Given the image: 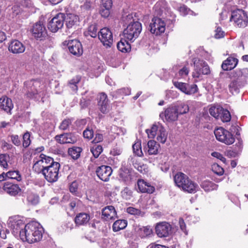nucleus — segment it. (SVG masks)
I'll return each instance as SVG.
<instances>
[{"mask_svg":"<svg viewBox=\"0 0 248 248\" xmlns=\"http://www.w3.org/2000/svg\"><path fill=\"white\" fill-rule=\"evenodd\" d=\"M44 232L43 228L38 222H29L20 232V238L30 244L38 242L42 239Z\"/></svg>","mask_w":248,"mask_h":248,"instance_id":"nucleus-1","label":"nucleus"},{"mask_svg":"<svg viewBox=\"0 0 248 248\" xmlns=\"http://www.w3.org/2000/svg\"><path fill=\"white\" fill-rule=\"evenodd\" d=\"M174 180L176 185L184 191L194 193L198 190V185L182 172L177 173L174 177Z\"/></svg>","mask_w":248,"mask_h":248,"instance_id":"nucleus-2","label":"nucleus"},{"mask_svg":"<svg viewBox=\"0 0 248 248\" xmlns=\"http://www.w3.org/2000/svg\"><path fill=\"white\" fill-rule=\"evenodd\" d=\"M141 30V24L140 22H131L124 30L123 35L126 40L133 42L139 36Z\"/></svg>","mask_w":248,"mask_h":248,"instance_id":"nucleus-3","label":"nucleus"},{"mask_svg":"<svg viewBox=\"0 0 248 248\" xmlns=\"http://www.w3.org/2000/svg\"><path fill=\"white\" fill-rule=\"evenodd\" d=\"M33 170L37 173H43L54 161L53 159L44 154H41L34 159Z\"/></svg>","mask_w":248,"mask_h":248,"instance_id":"nucleus-4","label":"nucleus"},{"mask_svg":"<svg viewBox=\"0 0 248 248\" xmlns=\"http://www.w3.org/2000/svg\"><path fill=\"white\" fill-rule=\"evenodd\" d=\"M60 164L58 162L53 161L42 173L46 179L50 183L56 182L59 178Z\"/></svg>","mask_w":248,"mask_h":248,"instance_id":"nucleus-5","label":"nucleus"},{"mask_svg":"<svg viewBox=\"0 0 248 248\" xmlns=\"http://www.w3.org/2000/svg\"><path fill=\"white\" fill-rule=\"evenodd\" d=\"M230 21H233L235 25L239 28H244L248 23L247 14L242 9H237L232 12Z\"/></svg>","mask_w":248,"mask_h":248,"instance_id":"nucleus-6","label":"nucleus"},{"mask_svg":"<svg viewBox=\"0 0 248 248\" xmlns=\"http://www.w3.org/2000/svg\"><path fill=\"white\" fill-rule=\"evenodd\" d=\"M25 90L26 91V95L28 98H35L36 95L41 93L39 89L41 85V83L38 80H31L25 82Z\"/></svg>","mask_w":248,"mask_h":248,"instance_id":"nucleus-7","label":"nucleus"},{"mask_svg":"<svg viewBox=\"0 0 248 248\" xmlns=\"http://www.w3.org/2000/svg\"><path fill=\"white\" fill-rule=\"evenodd\" d=\"M8 225L13 230L15 235L19 234L20 236V232L24 230L26 225L24 218L18 215L11 217L8 219Z\"/></svg>","mask_w":248,"mask_h":248,"instance_id":"nucleus-8","label":"nucleus"},{"mask_svg":"<svg viewBox=\"0 0 248 248\" xmlns=\"http://www.w3.org/2000/svg\"><path fill=\"white\" fill-rule=\"evenodd\" d=\"M214 134L217 140L227 145H231L234 142V138L232 133L222 127L215 129Z\"/></svg>","mask_w":248,"mask_h":248,"instance_id":"nucleus-9","label":"nucleus"},{"mask_svg":"<svg viewBox=\"0 0 248 248\" xmlns=\"http://www.w3.org/2000/svg\"><path fill=\"white\" fill-rule=\"evenodd\" d=\"M193 63L195 67L192 73L193 78H199L202 75H208L210 73L209 67L204 61L195 58L193 59Z\"/></svg>","mask_w":248,"mask_h":248,"instance_id":"nucleus-10","label":"nucleus"},{"mask_svg":"<svg viewBox=\"0 0 248 248\" xmlns=\"http://www.w3.org/2000/svg\"><path fill=\"white\" fill-rule=\"evenodd\" d=\"M166 23L162 18L154 17L149 25L150 32L155 35H160L164 33L166 29Z\"/></svg>","mask_w":248,"mask_h":248,"instance_id":"nucleus-11","label":"nucleus"},{"mask_svg":"<svg viewBox=\"0 0 248 248\" xmlns=\"http://www.w3.org/2000/svg\"><path fill=\"white\" fill-rule=\"evenodd\" d=\"M65 15L63 13H59L54 17L48 23L47 27L51 31L55 32L63 26Z\"/></svg>","mask_w":248,"mask_h":248,"instance_id":"nucleus-12","label":"nucleus"},{"mask_svg":"<svg viewBox=\"0 0 248 248\" xmlns=\"http://www.w3.org/2000/svg\"><path fill=\"white\" fill-rule=\"evenodd\" d=\"M173 83L176 88L186 94L191 95L198 91V87L196 84H189L178 81H173Z\"/></svg>","mask_w":248,"mask_h":248,"instance_id":"nucleus-13","label":"nucleus"},{"mask_svg":"<svg viewBox=\"0 0 248 248\" xmlns=\"http://www.w3.org/2000/svg\"><path fill=\"white\" fill-rule=\"evenodd\" d=\"M171 226L166 222H160L156 224L155 232L159 237H166L171 233Z\"/></svg>","mask_w":248,"mask_h":248,"instance_id":"nucleus-14","label":"nucleus"},{"mask_svg":"<svg viewBox=\"0 0 248 248\" xmlns=\"http://www.w3.org/2000/svg\"><path fill=\"white\" fill-rule=\"evenodd\" d=\"M69 52L76 56H80L83 53V48L81 43L78 40H68L67 43Z\"/></svg>","mask_w":248,"mask_h":248,"instance_id":"nucleus-15","label":"nucleus"},{"mask_svg":"<svg viewBox=\"0 0 248 248\" xmlns=\"http://www.w3.org/2000/svg\"><path fill=\"white\" fill-rule=\"evenodd\" d=\"M178 114L176 106H170L165 110L164 113L162 112L159 116L161 118L164 116L166 120L169 122H172L178 119Z\"/></svg>","mask_w":248,"mask_h":248,"instance_id":"nucleus-16","label":"nucleus"},{"mask_svg":"<svg viewBox=\"0 0 248 248\" xmlns=\"http://www.w3.org/2000/svg\"><path fill=\"white\" fill-rule=\"evenodd\" d=\"M33 36L40 40L43 39L46 36L47 32L45 27L40 21L36 23L32 29Z\"/></svg>","mask_w":248,"mask_h":248,"instance_id":"nucleus-17","label":"nucleus"},{"mask_svg":"<svg viewBox=\"0 0 248 248\" xmlns=\"http://www.w3.org/2000/svg\"><path fill=\"white\" fill-rule=\"evenodd\" d=\"M230 76L231 78H236V80L244 84L246 83L247 78L248 77V68L236 69L231 72Z\"/></svg>","mask_w":248,"mask_h":248,"instance_id":"nucleus-18","label":"nucleus"},{"mask_svg":"<svg viewBox=\"0 0 248 248\" xmlns=\"http://www.w3.org/2000/svg\"><path fill=\"white\" fill-rule=\"evenodd\" d=\"M236 56L234 54H231L222 62L221 68L224 71L232 70L236 67L239 61Z\"/></svg>","mask_w":248,"mask_h":248,"instance_id":"nucleus-19","label":"nucleus"},{"mask_svg":"<svg viewBox=\"0 0 248 248\" xmlns=\"http://www.w3.org/2000/svg\"><path fill=\"white\" fill-rule=\"evenodd\" d=\"M55 139L60 144L74 143L77 141V136L71 133L57 135Z\"/></svg>","mask_w":248,"mask_h":248,"instance_id":"nucleus-20","label":"nucleus"},{"mask_svg":"<svg viewBox=\"0 0 248 248\" xmlns=\"http://www.w3.org/2000/svg\"><path fill=\"white\" fill-rule=\"evenodd\" d=\"M137 186L139 191L141 193L151 194L155 190V188L154 186L143 179H140L138 181Z\"/></svg>","mask_w":248,"mask_h":248,"instance_id":"nucleus-21","label":"nucleus"},{"mask_svg":"<svg viewBox=\"0 0 248 248\" xmlns=\"http://www.w3.org/2000/svg\"><path fill=\"white\" fill-rule=\"evenodd\" d=\"M4 191L11 196H16L21 192V188L18 185L6 182L3 186Z\"/></svg>","mask_w":248,"mask_h":248,"instance_id":"nucleus-22","label":"nucleus"},{"mask_svg":"<svg viewBox=\"0 0 248 248\" xmlns=\"http://www.w3.org/2000/svg\"><path fill=\"white\" fill-rule=\"evenodd\" d=\"M98 100L100 111L103 113H107L108 111L107 95L104 93H100L98 95Z\"/></svg>","mask_w":248,"mask_h":248,"instance_id":"nucleus-23","label":"nucleus"},{"mask_svg":"<svg viewBox=\"0 0 248 248\" xmlns=\"http://www.w3.org/2000/svg\"><path fill=\"white\" fill-rule=\"evenodd\" d=\"M64 20L67 28L70 29L77 26L79 22V18L78 16L74 14H67L65 16Z\"/></svg>","mask_w":248,"mask_h":248,"instance_id":"nucleus-24","label":"nucleus"},{"mask_svg":"<svg viewBox=\"0 0 248 248\" xmlns=\"http://www.w3.org/2000/svg\"><path fill=\"white\" fill-rule=\"evenodd\" d=\"M9 50L13 53L18 54L23 53L25 49L24 45L19 41H12L9 46Z\"/></svg>","mask_w":248,"mask_h":248,"instance_id":"nucleus-25","label":"nucleus"},{"mask_svg":"<svg viewBox=\"0 0 248 248\" xmlns=\"http://www.w3.org/2000/svg\"><path fill=\"white\" fill-rule=\"evenodd\" d=\"M13 107V104L10 98L6 96H2L0 98V108L8 113L11 114V111Z\"/></svg>","mask_w":248,"mask_h":248,"instance_id":"nucleus-26","label":"nucleus"},{"mask_svg":"<svg viewBox=\"0 0 248 248\" xmlns=\"http://www.w3.org/2000/svg\"><path fill=\"white\" fill-rule=\"evenodd\" d=\"M108 166L102 165L99 167L96 172L98 177L102 181L107 182L108 180Z\"/></svg>","mask_w":248,"mask_h":248,"instance_id":"nucleus-27","label":"nucleus"},{"mask_svg":"<svg viewBox=\"0 0 248 248\" xmlns=\"http://www.w3.org/2000/svg\"><path fill=\"white\" fill-rule=\"evenodd\" d=\"M108 28L105 27L102 29L99 32H98V38L101 43L107 48L108 47Z\"/></svg>","mask_w":248,"mask_h":248,"instance_id":"nucleus-28","label":"nucleus"},{"mask_svg":"<svg viewBox=\"0 0 248 248\" xmlns=\"http://www.w3.org/2000/svg\"><path fill=\"white\" fill-rule=\"evenodd\" d=\"M26 2L25 0H17L13 5L12 9L15 15H18L22 11L23 8L26 6Z\"/></svg>","mask_w":248,"mask_h":248,"instance_id":"nucleus-29","label":"nucleus"},{"mask_svg":"<svg viewBox=\"0 0 248 248\" xmlns=\"http://www.w3.org/2000/svg\"><path fill=\"white\" fill-rule=\"evenodd\" d=\"M90 220V216L86 213H79L75 218V222L78 225L86 224Z\"/></svg>","mask_w":248,"mask_h":248,"instance_id":"nucleus-30","label":"nucleus"},{"mask_svg":"<svg viewBox=\"0 0 248 248\" xmlns=\"http://www.w3.org/2000/svg\"><path fill=\"white\" fill-rule=\"evenodd\" d=\"M118 49L124 53L129 52L131 50V45L126 40H121L117 43Z\"/></svg>","mask_w":248,"mask_h":248,"instance_id":"nucleus-31","label":"nucleus"},{"mask_svg":"<svg viewBox=\"0 0 248 248\" xmlns=\"http://www.w3.org/2000/svg\"><path fill=\"white\" fill-rule=\"evenodd\" d=\"M148 153L149 155H156L158 153L159 145L154 140H150L148 142Z\"/></svg>","mask_w":248,"mask_h":248,"instance_id":"nucleus-32","label":"nucleus"},{"mask_svg":"<svg viewBox=\"0 0 248 248\" xmlns=\"http://www.w3.org/2000/svg\"><path fill=\"white\" fill-rule=\"evenodd\" d=\"M244 84L237 80H233L231 81L229 85V89L230 92L232 93H238L239 89Z\"/></svg>","mask_w":248,"mask_h":248,"instance_id":"nucleus-33","label":"nucleus"},{"mask_svg":"<svg viewBox=\"0 0 248 248\" xmlns=\"http://www.w3.org/2000/svg\"><path fill=\"white\" fill-rule=\"evenodd\" d=\"M156 135V139L158 141L162 143L166 142L168 134L165 129L161 125L159 126V131Z\"/></svg>","mask_w":248,"mask_h":248,"instance_id":"nucleus-34","label":"nucleus"},{"mask_svg":"<svg viewBox=\"0 0 248 248\" xmlns=\"http://www.w3.org/2000/svg\"><path fill=\"white\" fill-rule=\"evenodd\" d=\"M201 187L205 191H209L217 189L218 185L209 181H204L201 185Z\"/></svg>","mask_w":248,"mask_h":248,"instance_id":"nucleus-35","label":"nucleus"},{"mask_svg":"<svg viewBox=\"0 0 248 248\" xmlns=\"http://www.w3.org/2000/svg\"><path fill=\"white\" fill-rule=\"evenodd\" d=\"M127 226L126 220H117L113 224L112 229L114 232H118L124 229Z\"/></svg>","mask_w":248,"mask_h":248,"instance_id":"nucleus-36","label":"nucleus"},{"mask_svg":"<svg viewBox=\"0 0 248 248\" xmlns=\"http://www.w3.org/2000/svg\"><path fill=\"white\" fill-rule=\"evenodd\" d=\"M223 108L217 105L211 107L209 109V112L211 115L216 119H219L221 112Z\"/></svg>","mask_w":248,"mask_h":248,"instance_id":"nucleus-37","label":"nucleus"},{"mask_svg":"<svg viewBox=\"0 0 248 248\" xmlns=\"http://www.w3.org/2000/svg\"><path fill=\"white\" fill-rule=\"evenodd\" d=\"M82 149L78 147H73L68 149V154L74 159L79 157Z\"/></svg>","mask_w":248,"mask_h":248,"instance_id":"nucleus-38","label":"nucleus"},{"mask_svg":"<svg viewBox=\"0 0 248 248\" xmlns=\"http://www.w3.org/2000/svg\"><path fill=\"white\" fill-rule=\"evenodd\" d=\"M6 173L8 179H15L17 181H20L22 179L20 172L18 170H10Z\"/></svg>","mask_w":248,"mask_h":248,"instance_id":"nucleus-39","label":"nucleus"},{"mask_svg":"<svg viewBox=\"0 0 248 248\" xmlns=\"http://www.w3.org/2000/svg\"><path fill=\"white\" fill-rule=\"evenodd\" d=\"M159 126L153 124L151 129L146 130L148 136L150 139H154L159 131Z\"/></svg>","mask_w":248,"mask_h":248,"instance_id":"nucleus-40","label":"nucleus"},{"mask_svg":"<svg viewBox=\"0 0 248 248\" xmlns=\"http://www.w3.org/2000/svg\"><path fill=\"white\" fill-rule=\"evenodd\" d=\"M80 80V77L79 76H76L69 81L68 85L74 92L78 91L77 84L78 83Z\"/></svg>","mask_w":248,"mask_h":248,"instance_id":"nucleus-41","label":"nucleus"},{"mask_svg":"<svg viewBox=\"0 0 248 248\" xmlns=\"http://www.w3.org/2000/svg\"><path fill=\"white\" fill-rule=\"evenodd\" d=\"M91 152L92 153L95 158H97L100 154L102 152V147L100 145H93L91 148Z\"/></svg>","mask_w":248,"mask_h":248,"instance_id":"nucleus-42","label":"nucleus"},{"mask_svg":"<svg viewBox=\"0 0 248 248\" xmlns=\"http://www.w3.org/2000/svg\"><path fill=\"white\" fill-rule=\"evenodd\" d=\"M130 164L132 163L134 167L139 171H141L142 166L140 165L136 155L130 156L128 158Z\"/></svg>","mask_w":248,"mask_h":248,"instance_id":"nucleus-43","label":"nucleus"},{"mask_svg":"<svg viewBox=\"0 0 248 248\" xmlns=\"http://www.w3.org/2000/svg\"><path fill=\"white\" fill-rule=\"evenodd\" d=\"M28 202L32 205H36L39 202V196L33 193H29L27 197Z\"/></svg>","mask_w":248,"mask_h":248,"instance_id":"nucleus-44","label":"nucleus"},{"mask_svg":"<svg viewBox=\"0 0 248 248\" xmlns=\"http://www.w3.org/2000/svg\"><path fill=\"white\" fill-rule=\"evenodd\" d=\"M137 232H139V234L141 237H145L150 235L152 232V230L150 227H142L138 228Z\"/></svg>","mask_w":248,"mask_h":248,"instance_id":"nucleus-45","label":"nucleus"},{"mask_svg":"<svg viewBox=\"0 0 248 248\" xmlns=\"http://www.w3.org/2000/svg\"><path fill=\"white\" fill-rule=\"evenodd\" d=\"M178 115L186 113L189 111V107L187 104L181 103L176 106Z\"/></svg>","mask_w":248,"mask_h":248,"instance_id":"nucleus-46","label":"nucleus"},{"mask_svg":"<svg viewBox=\"0 0 248 248\" xmlns=\"http://www.w3.org/2000/svg\"><path fill=\"white\" fill-rule=\"evenodd\" d=\"M223 122H228L231 120V116L230 112L227 109L221 111L219 118Z\"/></svg>","mask_w":248,"mask_h":248,"instance_id":"nucleus-47","label":"nucleus"},{"mask_svg":"<svg viewBox=\"0 0 248 248\" xmlns=\"http://www.w3.org/2000/svg\"><path fill=\"white\" fill-rule=\"evenodd\" d=\"M126 212L129 214L137 216H143L144 215V213L140 209L133 207H129L127 208Z\"/></svg>","mask_w":248,"mask_h":248,"instance_id":"nucleus-48","label":"nucleus"},{"mask_svg":"<svg viewBox=\"0 0 248 248\" xmlns=\"http://www.w3.org/2000/svg\"><path fill=\"white\" fill-rule=\"evenodd\" d=\"M97 30L98 29L96 25H91L88 28V31L87 33L92 37L95 38L97 36L98 34Z\"/></svg>","mask_w":248,"mask_h":248,"instance_id":"nucleus-49","label":"nucleus"},{"mask_svg":"<svg viewBox=\"0 0 248 248\" xmlns=\"http://www.w3.org/2000/svg\"><path fill=\"white\" fill-rule=\"evenodd\" d=\"M133 153L138 156H141L143 153L141 150V144L140 142L135 143L132 146Z\"/></svg>","mask_w":248,"mask_h":248,"instance_id":"nucleus-50","label":"nucleus"},{"mask_svg":"<svg viewBox=\"0 0 248 248\" xmlns=\"http://www.w3.org/2000/svg\"><path fill=\"white\" fill-rule=\"evenodd\" d=\"M121 194L123 199L126 200H129L132 197V192L128 187H125L121 191Z\"/></svg>","mask_w":248,"mask_h":248,"instance_id":"nucleus-51","label":"nucleus"},{"mask_svg":"<svg viewBox=\"0 0 248 248\" xmlns=\"http://www.w3.org/2000/svg\"><path fill=\"white\" fill-rule=\"evenodd\" d=\"M9 156L6 154H0V165L4 168H7L8 166L7 163V160L9 159Z\"/></svg>","mask_w":248,"mask_h":248,"instance_id":"nucleus-52","label":"nucleus"},{"mask_svg":"<svg viewBox=\"0 0 248 248\" xmlns=\"http://www.w3.org/2000/svg\"><path fill=\"white\" fill-rule=\"evenodd\" d=\"M72 124V120L70 119H65L62 121L59 128L63 130L68 129Z\"/></svg>","mask_w":248,"mask_h":248,"instance_id":"nucleus-53","label":"nucleus"},{"mask_svg":"<svg viewBox=\"0 0 248 248\" xmlns=\"http://www.w3.org/2000/svg\"><path fill=\"white\" fill-rule=\"evenodd\" d=\"M31 144L30 134L29 132L25 133L23 136V146L27 148Z\"/></svg>","mask_w":248,"mask_h":248,"instance_id":"nucleus-54","label":"nucleus"},{"mask_svg":"<svg viewBox=\"0 0 248 248\" xmlns=\"http://www.w3.org/2000/svg\"><path fill=\"white\" fill-rule=\"evenodd\" d=\"M212 170L215 173L218 175H222L224 173L223 169L217 164H214L212 166Z\"/></svg>","mask_w":248,"mask_h":248,"instance_id":"nucleus-55","label":"nucleus"},{"mask_svg":"<svg viewBox=\"0 0 248 248\" xmlns=\"http://www.w3.org/2000/svg\"><path fill=\"white\" fill-rule=\"evenodd\" d=\"M100 13L103 17H108V4L101 5Z\"/></svg>","mask_w":248,"mask_h":248,"instance_id":"nucleus-56","label":"nucleus"},{"mask_svg":"<svg viewBox=\"0 0 248 248\" xmlns=\"http://www.w3.org/2000/svg\"><path fill=\"white\" fill-rule=\"evenodd\" d=\"M189 70L186 66H184L179 70L177 76L183 78L186 76L189 73Z\"/></svg>","mask_w":248,"mask_h":248,"instance_id":"nucleus-57","label":"nucleus"},{"mask_svg":"<svg viewBox=\"0 0 248 248\" xmlns=\"http://www.w3.org/2000/svg\"><path fill=\"white\" fill-rule=\"evenodd\" d=\"M83 137L88 140L91 139L93 136V132L92 129L87 127L83 133Z\"/></svg>","mask_w":248,"mask_h":248,"instance_id":"nucleus-58","label":"nucleus"},{"mask_svg":"<svg viewBox=\"0 0 248 248\" xmlns=\"http://www.w3.org/2000/svg\"><path fill=\"white\" fill-rule=\"evenodd\" d=\"M78 184L76 181L73 182L70 185V191L74 194L77 195L78 194Z\"/></svg>","mask_w":248,"mask_h":248,"instance_id":"nucleus-59","label":"nucleus"},{"mask_svg":"<svg viewBox=\"0 0 248 248\" xmlns=\"http://www.w3.org/2000/svg\"><path fill=\"white\" fill-rule=\"evenodd\" d=\"M214 36L216 39L222 38L224 36V32L222 30L221 28L218 27L215 30Z\"/></svg>","mask_w":248,"mask_h":248,"instance_id":"nucleus-60","label":"nucleus"},{"mask_svg":"<svg viewBox=\"0 0 248 248\" xmlns=\"http://www.w3.org/2000/svg\"><path fill=\"white\" fill-rule=\"evenodd\" d=\"M117 217V212L114 207L109 205V219H115Z\"/></svg>","mask_w":248,"mask_h":248,"instance_id":"nucleus-61","label":"nucleus"},{"mask_svg":"<svg viewBox=\"0 0 248 248\" xmlns=\"http://www.w3.org/2000/svg\"><path fill=\"white\" fill-rule=\"evenodd\" d=\"M108 206H106L102 210V219L107 221L108 217Z\"/></svg>","mask_w":248,"mask_h":248,"instance_id":"nucleus-62","label":"nucleus"},{"mask_svg":"<svg viewBox=\"0 0 248 248\" xmlns=\"http://www.w3.org/2000/svg\"><path fill=\"white\" fill-rule=\"evenodd\" d=\"M12 143L16 146H18L21 144V141L19 137L17 135H12L11 136Z\"/></svg>","mask_w":248,"mask_h":248,"instance_id":"nucleus-63","label":"nucleus"},{"mask_svg":"<svg viewBox=\"0 0 248 248\" xmlns=\"http://www.w3.org/2000/svg\"><path fill=\"white\" fill-rule=\"evenodd\" d=\"M179 224L180 225V227L181 230L185 232L186 234H187V232L186 229V225L184 220L183 218H180L179 220Z\"/></svg>","mask_w":248,"mask_h":248,"instance_id":"nucleus-64","label":"nucleus"}]
</instances>
